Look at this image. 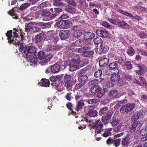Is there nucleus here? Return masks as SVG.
I'll use <instances>...</instances> for the list:
<instances>
[{"instance_id": "nucleus-24", "label": "nucleus", "mask_w": 147, "mask_h": 147, "mask_svg": "<svg viewBox=\"0 0 147 147\" xmlns=\"http://www.w3.org/2000/svg\"><path fill=\"white\" fill-rule=\"evenodd\" d=\"M117 24L121 27L125 29H129V26L124 21L118 22Z\"/></svg>"}, {"instance_id": "nucleus-53", "label": "nucleus", "mask_w": 147, "mask_h": 147, "mask_svg": "<svg viewBox=\"0 0 147 147\" xmlns=\"http://www.w3.org/2000/svg\"><path fill=\"white\" fill-rule=\"evenodd\" d=\"M39 26V24H38V25H37L36 26L35 25V26L34 27V28H33V32H39L40 30V28L38 27V26Z\"/></svg>"}, {"instance_id": "nucleus-29", "label": "nucleus", "mask_w": 147, "mask_h": 147, "mask_svg": "<svg viewBox=\"0 0 147 147\" xmlns=\"http://www.w3.org/2000/svg\"><path fill=\"white\" fill-rule=\"evenodd\" d=\"M38 58L40 59V61H41L42 60L44 59L45 57V53L43 51H39L38 53Z\"/></svg>"}, {"instance_id": "nucleus-47", "label": "nucleus", "mask_w": 147, "mask_h": 147, "mask_svg": "<svg viewBox=\"0 0 147 147\" xmlns=\"http://www.w3.org/2000/svg\"><path fill=\"white\" fill-rule=\"evenodd\" d=\"M94 44L96 45H98L101 42H102V41L98 37H97L94 39Z\"/></svg>"}, {"instance_id": "nucleus-42", "label": "nucleus", "mask_w": 147, "mask_h": 147, "mask_svg": "<svg viewBox=\"0 0 147 147\" xmlns=\"http://www.w3.org/2000/svg\"><path fill=\"white\" fill-rule=\"evenodd\" d=\"M108 108L106 107H104L101 109L100 111L99 114L100 115H102L105 113L107 111Z\"/></svg>"}, {"instance_id": "nucleus-30", "label": "nucleus", "mask_w": 147, "mask_h": 147, "mask_svg": "<svg viewBox=\"0 0 147 147\" xmlns=\"http://www.w3.org/2000/svg\"><path fill=\"white\" fill-rule=\"evenodd\" d=\"M66 10L68 12L72 13H75L76 11V9L74 8L69 5L66 7Z\"/></svg>"}, {"instance_id": "nucleus-9", "label": "nucleus", "mask_w": 147, "mask_h": 147, "mask_svg": "<svg viewBox=\"0 0 147 147\" xmlns=\"http://www.w3.org/2000/svg\"><path fill=\"white\" fill-rule=\"evenodd\" d=\"M69 35V30H63L60 32L59 36L61 40L67 38Z\"/></svg>"}, {"instance_id": "nucleus-55", "label": "nucleus", "mask_w": 147, "mask_h": 147, "mask_svg": "<svg viewBox=\"0 0 147 147\" xmlns=\"http://www.w3.org/2000/svg\"><path fill=\"white\" fill-rule=\"evenodd\" d=\"M9 13H10L11 15L13 16V18H15L16 19H17V16L14 15V10L13 9H12L11 10H10L9 11Z\"/></svg>"}, {"instance_id": "nucleus-14", "label": "nucleus", "mask_w": 147, "mask_h": 147, "mask_svg": "<svg viewBox=\"0 0 147 147\" xmlns=\"http://www.w3.org/2000/svg\"><path fill=\"white\" fill-rule=\"evenodd\" d=\"M96 33L98 36L102 37H106L109 35L108 32L106 30H96Z\"/></svg>"}, {"instance_id": "nucleus-33", "label": "nucleus", "mask_w": 147, "mask_h": 147, "mask_svg": "<svg viewBox=\"0 0 147 147\" xmlns=\"http://www.w3.org/2000/svg\"><path fill=\"white\" fill-rule=\"evenodd\" d=\"M30 3H25L22 4L20 7L19 9L23 10L25 9L30 6Z\"/></svg>"}, {"instance_id": "nucleus-18", "label": "nucleus", "mask_w": 147, "mask_h": 147, "mask_svg": "<svg viewBox=\"0 0 147 147\" xmlns=\"http://www.w3.org/2000/svg\"><path fill=\"white\" fill-rule=\"evenodd\" d=\"M44 35L45 34L43 33H41L36 35L35 37V42H38L43 40H45V35L44 37Z\"/></svg>"}, {"instance_id": "nucleus-20", "label": "nucleus", "mask_w": 147, "mask_h": 147, "mask_svg": "<svg viewBox=\"0 0 147 147\" xmlns=\"http://www.w3.org/2000/svg\"><path fill=\"white\" fill-rule=\"evenodd\" d=\"M35 25V23H29L25 28L26 31L27 32H28L30 31L31 30L33 32V28H34Z\"/></svg>"}, {"instance_id": "nucleus-21", "label": "nucleus", "mask_w": 147, "mask_h": 147, "mask_svg": "<svg viewBox=\"0 0 147 147\" xmlns=\"http://www.w3.org/2000/svg\"><path fill=\"white\" fill-rule=\"evenodd\" d=\"M144 115V114L143 115V114L141 113H137L135 114L132 116V119L134 121H135L141 117H143Z\"/></svg>"}, {"instance_id": "nucleus-5", "label": "nucleus", "mask_w": 147, "mask_h": 147, "mask_svg": "<svg viewBox=\"0 0 147 147\" xmlns=\"http://www.w3.org/2000/svg\"><path fill=\"white\" fill-rule=\"evenodd\" d=\"M102 127V125L99 120H97L95 122L94 128L95 129V137H96V134L101 132Z\"/></svg>"}, {"instance_id": "nucleus-45", "label": "nucleus", "mask_w": 147, "mask_h": 147, "mask_svg": "<svg viewBox=\"0 0 147 147\" xmlns=\"http://www.w3.org/2000/svg\"><path fill=\"white\" fill-rule=\"evenodd\" d=\"M101 24L103 26L107 28H109L110 27V25L107 22L103 21L101 23Z\"/></svg>"}, {"instance_id": "nucleus-17", "label": "nucleus", "mask_w": 147, "mask_h": 147, "mask_svg": "<svg viewBox=\"0 0 147 147\" xmlns=\"http://www.w3.org/2000/svg\"><path fill=\"white\" fill-rule=\"evenodd\" d=\"M88 77L87 76L85 75H81L78 77L79 81L83 84L86 83L88 81Z\"/></svg>"}, {"instance_id": "nucleus-60", "label": "nucleus", "mask_w": 147, "mask_h": 147, "mask_svg": "<svg viewBox=\"0 0 147 147\" xmlns=\"http://www.w3.org/2000/svg\"><path fill=\"white\" fill-rule=\"evenodd\" d=\"M55 46H49L47 49V50L48 51H51L52 50L55 49Z\"/></svg>"}, {"instance_id": "nucleus-43", "label": "nucleus", "mask_w": 147, "mask_h": 147, "mask_svg": "<svg viewBox=\"0 0 147 147\" xmlns=\"http://www.w3.org/2000/svg\"><path fill=\"white\" fill-rule=\"evenodd\" d=\"M109 67L111 69H114L117 67L118 65L115 63H112L109 65Z\"/></svg>"}, {"instance_id": "nucleus-10", "label": "nucleus", "mask_w": 147, "mask_h": 147, "mask_svg": "<svg viewBox=\"0 0 147 147\" xmlns=\"http://www.w3.org/2000/svg\"><path fill=\"white\" fill-rule=\"evenodd\" d=\"M19 49L21 51L22 54L26 56H28L27 46L24 43L21 44L20 46Z\"/></svg>"}, {"instance_id": "nucleus-23", "label": "nucleus", "mask_w": 147, "mask_h": 147, "mask_svg": "<svg viewBox=\"0 0 147 147\" xmlns=\"http://www.w3.org/2000/svg\"><path fill=\"white\" fill-rule=\"evenodd\" d=\"M119 76L117 74L114 73L112 75L111 80L112 82H117L119 80Z\"/></svg>"}, {"instance_id": "nucleus-49", "label": "nucleus", "mask_w": 147, "mask_h": 147, "mask_svg": "<svg viewBox=\"0 0 147 147\" xmlns=\"http://www.w3.org/2000/svg\"><path fill=\"white\" fill-rule=\"evenodd\" d=\"M140 134L142 136H144L147 134V129L146 128L142 129L140 132Z\"/></svg>"}, {"instance_id": "nucleus-19", "label": "nucleus", "mask_w": 147, "mask_h": 147, "mask_svg": "<svg viewBox=\"0 0 147 147\" xmlns=\"http://www.w3.org/2000/svg\"><path fill=\"white\" fill-rule=\"evenodd\" d=\"M84 38L86 39H91L94 37V34L92 32H87L84 34Z\"/></svg>"}, {"instance_id": "nucleus-34", "label": "nucleus", "mask_w": 147, "mask_h": 147, "mask_svg": "<svg viewBox=\"0 0 147 147\" xmlns=\"http://www.w3.org/2000/svg\"><path fill=\"white\" fill-rule=\"evenodd\" d=\"M119 121L116 118H113L111 123L112 126L115 127L119 123Z\"/></svg>"}, {"instance_id": "nucleus-35", "label": "nucleus", "mask_w": 147, "mask_h": 147, "mask_svg": "<svg viewBox=\"0 0 147 147\" xmlns=\"http://www.w3.org/2000/svg\"><path fill=\"white\" fill-rule=\"evenodd\" d=\"M112 130V129L111 128L108 129H107L105 130L104 133L102 135L104 137H107L111 134V131Z\"/></svg>"}, {"instance_id": "nucleus-1", "label": "nucleus", "mask_w": 147, "mask_h": 147, "mask_svg": "<svg viewBox=\"0 0 147 147\" xmlns=\"http://www.w3.org/2000/svg\"><path fill=\"white\" fill-rule=\"evenodd\" d=\"M76 58L77 59H73L70 62L69 69L71 71H74L81 67L80 62L79 60V57L77 55Z\"/></svg>"}, {"instance_id": "nucleus-3", "label": "nucleus", "mask_w": 147, "mask_h": 147, "mask_svg": "<svg viewBox=\"0 0 147 147\" xmlns=\"http://www.w3.org/2000/svg\"><path fill=\"white\" fill-rule=\"evenodd\" d=\"M143 123V121H137L133 123L130 127L131 133L134 134L138 131Z\"/></svg>"}, {"instance_id": "nucleus-44", "label": "nucleus", "mask_w": 147, "mask_h": 147, "mask_svg": "<svg viewBox=\"0 0 147 147\" xmlns=\"http://www.w3.org/2000/svg\"><path fill=\"white\" fill-rule=\"evenodd\" d=\"M12 30H10L9 31L7 32V33H6V35L7 37V39L9 40L8 42H10V41H9V40L12 37Z\"/></svg>"}, {"instance_id": "nucleus-38", "label": "nucleus", "mask_w": 147, "mask_h": 147, "mask_svg": "<svg viewBox=\"0 0 147 147\" xmlns=\"http://www.w3.org/2000/svg\"><path fill=\"white\" fill-rule=\"evenodd\" d=\"M82 34V32L80 30H77L74 31L73 33V36L76 38H78Z\"/></svg>"}, {"instance_id": "nucleus-40", "label": "nucleus", "mask_w": 147, "mask_h": 147, "mask_svg": "<svg viewBox=\"0 0 147 147\" xmlns=\"http://www.w3.org/2000/svg\"><path fill=\"white\" fill-rule=\"evenodd\" d=\"M65 3L60 2V1H56V0H54L53 5L55 6H64Z\"/></svg>"}, {"instance_id": "nucleus-26", "label": "nucleus", "mask_w": 147, "mask_h": 147, "mask_svg": "<svg viewBox=\"0 0 147 147\" xmlns=\"http://www.w3.org/2000/svg\"><path fill=\"white\" fill-rule=\"evenodd\" d=\"M137 66L140 68V70L136 71V73L139 74H141L143 72V70L145 69V66L142 64H140L137 65Z\"/></svg>"}, {"instance_id": "nucleus-27", "label": "nucleus", "mask_w": 147, "mask_h": 147, "mask_svg": "<svg viewBox=\"0 0 147 147\" xmlns=\"http://www.w3.org/2000/svg\"><path fill=\"white\" fill-rule=\"evenodd\" d=\"M108 63V59L106 58L101 59L99 61V65L100 66H104L107 65Z\"/></svg>"}, {"instance_id": "nucleus-37", "label": "nucleus", "mask_w": 147, "mask_h": 147, "mask_svg": "<svg viewBox=\"0 0 147 147\" xmlns=\"http://www.w3.org/2000/svg\"><path fill=\"white\" fill-rule=\"evenodd\" d=\"M97 112L96 110H90L88 112V114L90 117H95L97 115Z\"/></svg>"}, {"instance_id": "nucleus-7", "label": "nucleus", "mask_w": 147, "mask_h": 147, "mask_svg": "<svg viewBox=\"0 0 147 147\" xmlns=\"http://www.w3.org/2000/svg\"><path fill=\"white\" fill-rule=\"evenodd\" d=\"M28 56L26 58L29 62L31 63L30 65L34 67L36 66L37 58H35L33 56H31L30 55H28Z\"/></svg>"}, {"instance_id": "nucleus-2", "label": "nucleus", "mask_w": 147, "mask_h": 147, "mask_svg": "<svg viewBox=\"0 0 147 147\" xmlns=\"http://www.w3.org/2000/svg\"><path fill=\"white\" fill-rule=\"evenodd\" d=\"M78 52L79 53H82V56L85 57L90 56L94 53L93 51L90 50L86 47L79 48Z\"/></svg>"}, {"instance_id": "nucleus-6", "label": "nucleus", "mask_w": 147, "mask_h": 147, "mask_svg": "<svg viewBox=\"0 0 147 147\" xmlns=\"http://www.w3.org/2000/svg\"><path fill=\"white\" fill-rule=\"evenodd\" d=\"M71 77L69 75H65L64 78V81L65 82V86L66 88L70 87L75 82H72L71 81Z\"/></svg>"}, {"instance_id": "nucleus-48", "label": "nucleus", "mask_w": 147, "mask_h": 147, "mask_svg": "<svg viewBox=\"0 0 147 147\" xmlns=\"http://www.w3.org/2000/svg\"><path fill=\"white\" fill-rule=\"evenodd\" d=\"M129 138L128 137H126L124 138L122 140V144L123 145L127 144L128 142Z\"/></svg>"}, {"instance_id": "nucleus-8", "label": "nucleus", "mask_w": 147, "mask_h": 147, "mask_svg": "<svg viewBox=\"0 0 147 147\" xmlns=\"http://www.w3.org/2000/svg\"><path fill=\"white\" fill-rule=\"evenodd\" d=\"M118 11L119 13L125 15L126 16L132 17L134 19H135L139 21L141 20V18L138 16L136 15L134 17L131 13H129L127 12L124 11L122 10H119Z\"/></svg>"}, {"instance_id": "nucleus-11", "label": "nucleus", "mask_w": 147, "mask_h": 147, "mask_svg": "<svg viewBox=\"0 0 147 147\" xmlns=\"http://www.w3.org/2000/svg\"><path fill=\"white\" fill-rule=\"evenodd\" d=\"M113 113L111 112H109L107 113L106 115L103 116L102 117V121L103 122H105V125L108 123V121L111 117Z\"/></svg>"}, {"instance_id": "nucleus-46", "label": "nucleus", "mask_w": 147, "mask_h": 147, "mask_svg": "<svg viewBox=\"0 0 147 147\" xmlns=\"http://www.w3.org/2000/svg\"><path fill=\"white\" fill-rule=\"evenodd\" d=\"M102 71L100 70H98L94 73V76L96 78L100 77L102 75Z\"/></svg>"}, {"instance_id": "nucleus-22", "label": "nucleus", "mask_w": 147, "mask_h": 147, "mask_svg": "<svg viewBox=\"0 0 147 147\" xmlns=\"http://www.w3.org/2000/svg\"><path fill=\"white\" fill-rule=\"evenodd\" d=\"M84 105V104L83 100H81L79 101L76 107V111L77 112L80 111Z\"/></svg>"}, {"instance_id": "nucleus-16", "label": "nucleus", "mask_w": 147, "mask_h": 147, "mask_svg": "<svg viewBox=\"0 0 147 147\" xmlns=\"http://www.w3.org/2000/svg\"><path fill=\"white\" fill-rule=\"evenodd\" d=\"M109 95L111 98L118 97L120 96L118 92L115 90L110 92L109 93Z\"/></svg>"}, {"instance_id": "nucleus-36", "label": "nucleus", "mask_w": 147, "mask_h": 147, "mask_svg": "<svg viewBox=\"0 0 147 147\" xmlns=\"http://www.w3.org/2000/svg\"><path fill=\"white\" fill-rule=\"evenodd\" d=\"M64 22L65 28H69L72 25V23L67 20H64Z\"/></svg>"}, {"instance_id": "nucleus-39", "label": "nucleus", "mask_w": 147, "mask_h": 147, "mask_svg": "<svg viewBox=\"0 0 147 147\" xmlns=\"http://www.w3.org/2000/svg\"><path fill=\"white\" fill-rule=\"evenodd\" d=\"M39 13L42 14V15L44 16H48L50 15L51 13L49 11L45 10H42L39 11Z\"/></svg>"}, {"instance_id": "nucleus-50", "label": "nucleus", "mask_w": 147, "mask_h": 147, "mask_svg": "<svg viewBox=\"0 0 147 147\" xmlns=\"http://www.w3.org/2000/svg\"><path fill=\"white\" fill-rule=\"evenodd\" d=\"M125 65L127 66L128 69H130L132 68V65L130 62L128 61L125 62Z\"/></svg>"}, {"instance_id": "nucleus-52", "label": "nucleus", "mask_w": 147, "mask_h": 147, "mask_svg": "<svg viewBox=\"0 0 147 147\" xmlns=\"http://www.w3.org/2000/svg\"><path fill=\"white\" fill-rule=\"evenodd\" d=\"M114 59L116 62L120 63H121L123 61L122 58L120 57H115Z\"/></svg>"}, {"instance_id": "nucleus-64", "label": "nucleus", "mask_w": 147, "mask_h": 147, "mask_svg": "<svg viewBox=\"0 0 147 147\" xmlns=\"http://www.w3.org/2000/svg\"><path fill=\"white\" fill-rule=\"evenodd\" d=\"M82 86V84H76L75 86V88L76 90H79L80 89Z\"/></svg>"}, {"instance_id": "nucleus-31", "label": "nucleus", "mask_w": 147, "mask_h": 147, "mask_svg": "<svg viewBox=\"0 0 147 147\" xmlns=\"http://www.w3.org/2000/svg\"><path fill=\"white\" fill-rule=\"evenodd\" d=\"M62 76V75H61L55 76H52L50 77V79L51 81L52 82H55L58 79H60Z\"/></svg>"}, {"instance_id": "nucleus-32", "label": "nucleus", "mask_w": 147, "mask_h": 147, "mask_svg": "<svg viewBox=\"0 0 147 147\" xmlns=\"http://www.w3.org/2000/svg\"><path fill=\"white\" fill-rule=\"evenodd\" d=\"M64 20L59 21L57 22L56 25L59 28L62 29L65 28Z\"/></svg>"}, {"instance_id": "nucleus-54", "label": "nucleus", "mask_w": 147, "mask_h": 147, "mask_svg": "<svg viewBox=\"0 0 147 147\" xmlns=\"http://www.w3.org/2000/svg\"><path fill=\"white\" fill-rule=\"evenodd\" d=\"M99 83V81L95 79L92 80L90 81L89 83L92 85H94L98 84Z\"/></svg>"}, {"instance_id": "nucleus-63", "label": "nucleus", "mask_w": 147, "mask_h": 147, "mask_svg": "<svg viewBox=\"0 0 147 147\" xmlns=\"http://www.w3.org/2000/svg\"><path fill=\"white\" fill-rule=\"evenodd\" d=\"M71 93L69 92L67 93L66 96V98L68 100H71Z\"/></svg>"}, {"instance_id": "nucleus-57", "label": "nucleus", "mask_w": 147, "mask_h": 147, "mask_svg": "<svg viewBox=\"0 0 147 147\" xmlns=\"http://www.w3.org/2000/svg\"><path fill=\"white\" fill-rule=\"evenodd\" d=\"M47 5V3L46 2H45L40 4L39 5L40 8H43L44 7H46Z\"/></svg>"}, {"instance_id": "nucleus-51", "label": "nucleus", "mask_w": 147, "mask_h": 147, "mask_svg": "<svg viewBox=\"0 0 147 147\" xmlns=\"http://www.w3.org/2000/svg\"><path fill=\"white\" fill-rule=\"evenodd\" d=\"M98 101L97 99L93 98L91 99L88 100V102L89 104H91L93 103H95Z\"/></svg>"}, {"instance_id": "nucleus-59", "label": "nucleus", "mask_w": 147, "mask_h": 147, "mask_svg": "<svg viewBox=\"0 0 147 147\" xmlns=\"http://www.w3.org/2000/svg\"><path fill=\"white\" fill-rule=\"evenodd\" d=\"M104 94V92L103 90H100V91L97 94V96L98 98L102 97Z\"/></svg>"}, {"instance_id": "nucleus-12", "label": "nucleus", "mask_w": 147, "mask_h": 147, "mask_svg": "<svg viewBox=\"0 0 147 147\" xmlns=\"http://www.w3.org/2000/svg\"><path fill=\"white\" fill-rule=\"evenodd\" d=\"M60 69L59 65L57 63L50 66L51 71L53 73H55L59 72L60 71Z\"/></svg>"}, {"instance_id": "nucleus-62", "label": "nucleus", "mask_w": 147, "mask_h": 147, "mask_svg": "<svg viewBox=\"0 0 147 147\" xmlns=\"http://www.w3.org/2000/svg\"><path fill=\"white\" fill-rule=\"evenodd\" d=\"M139 36L141 38H146L147 35L144 32H141L139 34Z\"/></svg>"}, {"instance_id": "nucleus-61", "label": "nucleus", "mask_w": 147, "mask_h": 147, "mask_svg": "<svg viewBox=\"0 0 147 147\" xmlns=\"http://www.w3.org/2000/svg\"><path fill=\"white\" fill-rule=\"evenodd\" d=\"M120 140L119 139L117 140L114 143V144L116 147L118 146L120 144Z\"/></svg>"}, {"instance_id": "nucleus-4", "label": "nucleus", "mask_w": 147, "mask_h": 147, "mask_svg": "<svg viewBox=\"0 0 147 147\" xmlns=\"http://www.w3.org/2000/svg\"><path fill=\"white\" fill-rule=\"evenodd\" d=\"M135 105L134 104H127L120 109L121 113H123L125 112L128 113L132 111L135 107Z\"/></svg>"}, {"instance_id": "nucleus-28", "label": "nucleus", "mask_w": 147, "mask_h": 147, "mask_svg": "<svg viewBox=\"0 0 147 147\" xmlns=\"http://www.w3.org/2000/svg\"><path fill=\"white\" fill-rule=\"evenodd\" d=\"M100 88L97 86L92 87L90 90L92 93H96L100 90Z\"/></svg>"}, {"instance_id": "nucleus-13", "label": "nucleus", "mask_w": 147, "mask_h": 147, "mask_svg": "<svg viewBox=\"0 0 147 147\" xmlns=\"http://www.w3.org/2000/svg\"><path fill=\"white\" fill-rule=\"evenodd\" d=\"M52 55H46L44 57V59L42 60L41 61H39V62L41 63V65H45L52 58Z\"/></svg>"}, {"instance_id": "nucleus-15", "label": "nucleus", "mask_w": 147, "mask_h": 147, "mask_svg": "<svg viewBox=\"0 0 147 147\" xmlns=\"http://www.w3.org/2000/svg\"><path fill=\"white\" fill-rule=\"evenodd\" d=\"M38 84L41 86L48 87L50 85L49 81L48 80L42 79L41 80L40 82L38 83Z\"/></svg>"}, {"instance_id": "nucleus-41", "label": "nucleus", "mask_w": 147, "mask_h": 147, "mask_svg": "<svg viewBox=\"0 0 147 147\" xmlns=\"http://www.w3.org/2000/svg\"><path fill=\"white\" fill-rule=\"evenodd\" d=\"M127 53L130 56L133 55L134 54V50L132 47H130L127 51Z\"/></svg>"}, {"instance_id": "nucleus-58", "label": "nucleus", "mask_w": 147, "mask_h": 147, "mask_svg": "<svg viewBox=\"0 0 147 147\" xmlns=\"http://www.w3.org/2000/svg\"><path fill=\"white\" fill-rule=\"evenodd\" d=\"M140 80L141 82L143 84V85L146 86H147V84L144 78L141 77H140Z\"/></svg>"}, {"instance_id": "nucleus-25", "label": "nucleus", "mask_w": 147, "mask_h": 147, "mask_svg": "<svg viewBox=\"0 0 147 147\" xmlns=\"http://www.w3.org/2000/svg\"><path fill=\"white\" fill-rule=\"evenodd\" d=\"M36 48L33 46H30L28 48V53H35L36 51Z\"/></svg>"}, {"instance_id": "nucleus-56", "label": "nucleus", "mask_w": 147, "mask_h": 147, "mask_svg": "<svg viewBox=\"0 0 147 147\" xmlns=\"http://www.w3.org/2000/svg\"><path fill=\"white\" fill-rule=\"evenodd\" d=\"M107 20L111 23L114 25H117V23L114 20L111 19V18H108L107 19Z\"/></svg>"}]
</instances>
